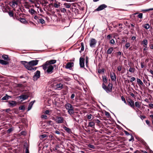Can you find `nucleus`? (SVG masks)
<instances>
[{"mask_svg":"<svg viewBox=\"0 0 153 153\" xmlns=\"http://www.w3.org/2000/svg\"><path fill=\"white\" fill-rule=\"evenodd\" d=\"M0 64L2 65H6L9 64L8 62L7 61L4 60L2 59H0Z\"/></svg>","mask_w":153,"mask_h":153,"instance_id":"6ab92c4d","label":"nucleus"},{"mask_svg":"<svg viewBox=\"0 0 153 153\" xmlns=\"http://www.w3.org/2000/svg\"><path fill=\"white\" fill-rule=\"evenodd\" d=\"M124 132L125 133V134L127 136H128V135H130L131 134H130L129 133H128L127 131H125V130H124Z\"/></svg>","mask_w":153,"mask_h":153,"instance_id":"4d7b16f0","label":"nucleus"},{"mask_svg":"<svg viewBox=\"0 0 153 153\" xmlns=\"http://www.w3.org/2000/svg\"><path fill=\"white\" fill-rule=\"evenodd\" d=\"M47 136V135L46 134H42L40 136V138L42 139L46 137Z\"/></svg>","mask_w":153,"mask_h":153,"instance_id":"58836bf2","label":"nucleus"},{"mask_svg":"<svg viewBox=\"0 0 153 153\" xmlns=\"http://www.w3.org/2000/svg\"><path fill=\"white\" fill-rule=\"evenodd\" d=\"M137 82L138 84L140 86V85L143 86V84L142 81L139 79L137 78Z\"/></svg>","mask_w":153,"mask_h":153,"instance_id":"4be33fe9","label":"nucleus"},{"mask_svg":"<svg viewBox=\"0 0 153 153\" xmlns=\"http://www.w3.org/2000/svg\"><path fill=\"white\" fill-rule=\"evenodd\" d=\"M55 133H56L58 134H60V132L58 130L56 131H55Z\"/></svg>","mask_w":153,"mask_h":153,"instance_id":"69168bd1","label":"nucleus"},{"mask_svg":"<svg viewBox=\"0 0 153 153\" xmlns=\"http://www.w3.org/2000/svg\"><path fill=\"white\" fill-rule=\"evenodd\" d=\"M117 69L119 71H120L122 69V66L120 65L117 68Z\"/></svg>","mask_w":153,"mask_h":153,"instance_id":"603ef678","label":"nucleus"},{"mask_svg":"<svg viewBox=\"0 0 153 153\" xmlns=\"http://www.w3.org/2000/svg\"><path fill=\"white\" fill-rule=\"evenodd\" d=\"M107 6L105 4H102L100 5L95 10V11H99L103 10L105 8H106Z\"/></svg>","mask_w":153,"mask_h":153,"instance_id":"0eeeda50","label":"nucleus"},{"mask_svg":"<svg viewBox=\"0 0 153 153\" xmlns=\"http://www.w3.org/2000/svg\"><path fill=\"white\" fill-rule=\"evenodd\" d=\"M8 13H9V16H10L13 17V16L14 15H13V13L12 12H9Z\"/></svg>","mask_w":153,"mask_h":153,"instance_id":"864d4df0","label":"nucleus"},{"mask_svg":"<svg viewBox=\"0 0 153 153\" xmlns=\"http://www.w3.org/2000/svg\"><path fill=\"white\" fill-rule=\"evenodd\" d=\"M86 117L88 119H91L92 118V115L90 114H88L87 115Z\"/></svg>","mask_w":153,"mask_h":153,"instance_id":"e433bc0d","label":"nucleus"},{"mask_svg":"<svg viewBox=\"0 0 153 153\" xmlns=\"http://www.w3.org/2000/svg\"><path fill=\"white\" fill-rule=\"evenodd\" d=\"M89 43L90 47L91 48H94L95 47L97 41L95 39L91 38L89 40Z\"/></svg>","mask_w":153,"mask_h":153,"instance_id":"20e7f679","label":"nucleus"},{"mask_svg":"<svg viewBox=\"0 0 153 153\" xmlns=\"http://www.w3.org/2000/svg\"><path fill=\"white\" fill-rule=\"evenodd\" d=\"M109 43L111 44H114L115 43L114 40L113 39H111Z\"/></svg>","mask_w":153,"mask_h":153,"instance_id":"8fccbe9b","label":"nucleus"},{"mask_svg":"<svg viewBox=\"0 0 153 153\" xmlns=\"http://www.w3.org/2000/svg\"><path fill=\"white\" fill-rule=\"evenodd\" d=\"M74 66V63L73 62H69L66 65L65 68L67 69H70Z\"/></svg>","mask_w":153,"mask_h":153,"instance_id":"4468645a","label":"nucleus"},{"mask_svg":"<svg viewBox=\"0 0 153 153\" xmlns=\"http://www.w3.org/2000/svg\"><path fill=\"white\" fill-rule=\"evenodd\" d=\"M60 4V3H59L58 4L57 3H54V4L53 6L56 8H58L60 6V5H59Z\"/></svg>","mask_w":153,"mask_h":153,"instance_id":"473e14b6","label":"nucleus"},{"mask_svg":"<svg viewBox=\"0 0 153 153\" xmlns=\"http://www.w3.org/2000/svg\"><path fill=\"white\" fill-rule=\"evenodd\" d=\"M113 50L112 47H110L107 50V53L108 54H110L111 53Z\"/></svg>","mask_w":153,"mask_h":153,"instance_id":"5701e85b","label":"nucleus"},{"mask_svg":"<svg viewBox=\"0 0 153 153\" xmlns=\"http://www.w3.org/2000/svg\"><path fill=\"white\" fill-rule=\"evenodd\" d=\"M135 71V68H132L130 67L129 70V71L131 73H133Z\"/></svg>","mask_w":153,"mask_h":153,"instance_id":"c9c22d12","label":"nucleus"},{"mask_svg":"<svg viewBox=\"0 0 153 153\" xmlns=\"http://www.w3.org/2000/svg\"><path fill=\"white\" fill-rule=\"evenodd\" d=\"M41 117L45 119H46L47 118V116L46 115H42L41 116Z\"/></svg>","mask_w":153,"mask_h":153,"instance_id":"6e6d98bb","label":"nucleus"},{"mask_svg":"<svg viewBox=\"0 0 153 153\" xmlns=\"http://www.w3.org/2000/svg\"><path fill=\"white\" fill-rule=\"evenodd\" d=\"M87 146L88 147L93 149H95V147L93 145L91 144H89L87 145Z\"/></svg>","mask_w":153,"mask_h":153,"instance_id":"c85d7f7f","label":"nucleus"},{"mask_svg":"<svg viewBox=\"0 0 153 153\" xmlns=\"http://www.w3.org/2000/svg\"><path fill=\"white\" fill-rule=\"evenodd\" d=\"M40 76V71L37 70L34 73V75L33 77V79L34 81L36 80L39 79Z\"/></svg>","mask_w":153,"mask_h":153,"instance_id":"423d86ee","label":"nucleus"},{"mask_svg":"<svg viewBox=\"0 0 153 153\" xmlns=\"http://www.w3.org/2000/svg\"><path fill=\"white\" fill-rule=\"evenodd\" d=\"M56 62V60H51L47 61L44 64L47 65H52V64H54Z\"/></svg>","mask_w":153,"mask_h":153,"instance_id":"1a4fd4ad","label":"nucleus"},{"mask_svg":"<svg viewBox=\"0 0 153 153\" xmlns=\"http://www.w3.org/2000/svg\"><path fill=\"white\" fill-rule=\"evenodd\" d=\"M81 50L79 51L80 53H81L82 51H83L84 49V44L83 42H81Z\"/></svg>","mask_w":153,"mask_h":153,"instance_id":"bb28decb","label":"nucleus"},{"mask_svg":"<svg viewBox=\"0 0 153 153\" xmlns=\"http://www.w3.org/2000/svg\"><path fill=\"white\" fill-rule=\"evenodd\" d=\"M130 46V43L128 42L126 43L125 45V47L126 49L129 47Z\"/></svg>","mask_w":153,"mask_h":153,"instance_id":"a18cd8bd","label":"nucleus"},{"mask_svg":"<svg viewBox=\"0 0 153 153\" xmlns=\"http://www.w3.org/2000/svg\"><path fill=\"white\" fill-rule=\"evenodd\" d=\"M19 20L22 23H23L24 24H26L27 23V21L24 18H20L19 19Z\"/></svg>","mask_w":153,"mask_h":153,"instance_id":"aec40b11","label":"nucleus"},{"mask_svg":"<svg viewBox=\"0 0 153 153\" xmlns=\"http://www.w3.org/2000/svg\"><path fill=\"white\" fill-rule=\"evenodd\" d=\"M102 87L103 89L105 90L107 93H108L111 92V89L110 88L109 89H107V86L103 83L102 84Z\"/></svg>","mask_w":153,"mask_h":153,"instance_id":"2eb2a0df","label":"nucleus"},{"mask_svg":"<svg viewBox=\"0 0 153 153\" xmlns=\"http://www.w3.org/2000/svg\"><path fill=\"white\" fill-rule=\"evenodd\" d=\"M83 58L81 57L79 59V65L81 68H83L84 67V62Z\"/></svg>","mask_w":153,"mask_h":153,"instance_id":"9b49d317","label":"nucleus"},{"mask_svg":"<svg viewBox=\"0 0 153 153\" xmlns=\"http://www.w3.org/2000/svg\"><path fill=\"white\" fill-rule=\"evenodd\" d=\"M128 104L131 108L134 109V101L131 99H129L127 100Z\"/></svg>","mask_w":153,"mask_h":153,"instance_id":"6e6552de","label":"nucleus"},{"mask_svg":"<svg viewBox=\"0 0 153 153\" xmlns=\"http://www.w3.org/2000/svg\"><path fill=\"white\" fill-rule=\"evenodd\" d=\"M29 13L32 15L36 13V11L33 8H31L29 10Z\"/></svg>","mask_w":153,"mask_h":153,"instance_id":"393cba45","label":"nucleus"},{"mask_svg":"<svg viewBox=\"0 0 153 153\" xmlns=\"http://www.w3.org/2000/svg\"><path fill=\"white\" fill-rule=\"evenodd\" d=\"M9 98H11V97L10 96H9L7 94H6L3 97L1 98V100H7L9 99Z\"/></svg>","mask_w":153,"mask_h":153,"instance_id":"f3484780","label":"nucleus"},{"mask_svg":"<svg viewBox=\"0 0 153 153\" xmlns=\"http://www.w3.org/2000/svg\"><path fill=\"white\" fill-rule=\"evenodd\" d=\"M2 57L3 59L5 60L8 61L9 60V57L8 55H3L2 56Z\"/></svg>","mask_w":153,"mask_h":153,"instance_id":"412c9836","label":"nucleus"},{"mask_svg":"<svg viewBox=\"0 0 153 153\" xmlns=\"http://www.w3.org/2000/svg\"><path fill=\"white\" fill-rule=\"evenodd\" d=\"M50 112V111L48 110H47L45 111V113L46 114H48Z\"/></svg>","mask_w":153,"mask_h":153,"instance_id":"338daca9","label":"nucleus"},{"mask_svg":"<svg viewBox=\"0 0 153 153\" xmlns=\"http://www.w3.org/2000/svg\"><path fill=\"white\" fill-rule=\"evenodd\" d=\"M63 128L67 131L68 133H70L71 132V130L68 128L66 127L65 126H64L63 127Z\"/></svg>","mask_w":153,"mask_h":153,"instance_id":"b1692460","label":"nucleus"},{"mask_svg":"<svg viewBox=\"0 0 153 153\" xmlns=\"http://www.w3.org/2000/svg\"><path fill=\"white\" fill-rule=\"evenodd\" d=\"M9 104L11 107H12L16 105L17 104L16 102L14 101H8Z\"/></svg>","mask_w":153,"mask_h":153,"instance_id":"f8f14e48","label":"nucleus"},{"mask_svg":"<svg viewBox=\"0 0 153 153\" xmlns=\"http://www.w3.org/2000/svg\"><path fill=\"white\" fill-rule=\"evenodd\" d=\"M75 96V94H71V99H73L74 98V97Z\"/></svg>","mask_w":153,"mask_h":153,"instance_id":"052dcab7","label":"nucleus"},{"mask_svg":"<svg viewBox=\"0 0 153 153\" xmlns=\"http://www.w3.org/2000/svg\"><path fill=\"white\" fill-rule=\"evenodd\" d=\"M112 84H111L110 83H109L108 84V86H107V89H111V92L112 91Z\"/></svg>","mask_w":153,"mask_h":153,"instance_id":"c756f323","label":"nucleus"},{"mask_svg":"<svg viewBox=\"0 0 153 153\" xmlns=\"http://www.w3.org/2000/svg\"><path fill=\"white\" fill-rule=\"evenodd\" d=\"M32 106L33 105H31L30 104H29L28 105V108H27V111H29L31 109Z\"/></svg>","mask_w":153,"mask_h":153,"instance_id":"49530a36","label":"nucleus"},{"mask_svg":"<svg viewBox=\"0 0 153 153\" xmlns=\"http://www.w3.org/2000/svg\"><path fill=\"white\" fill-rule=\"evenodd\" d=\"M105 71V70L104 68L102 69L101 70L98 71V72L99 73H104Z\"/></svg>","mask_w":153,"mask_h":153,"instance_id":"a19ab883","label":"nucleus"},{"mask_svg":"<svg viewBox=\"0 0 153 153\" xmlns=\"http://www.w3.org/2000/svg\"><path fill=\"white\" fill-rule=\"evenodd\" d=\"M57 123H61L63 122L64 119L63 117H61L57 116L56 118L53 119Z\"/></svg>","mask_w":153,"mask_h":153,"instance_id":"39448f33","label":"nucleus"},{"mask_svg":"<svg viewBox=\"0 0 153 153\" xmlns=\"http://www.w3.org/2000/svg\"><path fill=\"white\" fill-rule=\"evenodd\" d=\"M65 107L68 110V113L70 115H72L74 114V108L70 103H67L65 105Z\"/></svg>","mask_w":153,"mask_h":153,"instance_id":"7ed1b4c3","label":"nucleus"},{"mask_svg":"<svg viewBox=\"0 0 153 153\" xmlns=\"http://www.w3.org/2000/svg\"><path fill=\"white\" fill-rule=\"evenodd\" d=\"M110 77L111 80L112 81H115L116 79V75L115 73L114 72L111 73L110 74Z\"/></svg>","mask_w":153,"mask_h":153,"instance_id":"ddd939ff","label":"nucleus"},{"mask_svg":"<svg viewBox=\"0 0 153 153\" xmlns=\"http://www.w3.org/2000/svg\"><path fill=\"white\" fill-rule=\"evenodd\" d=\"M121 99L124 102V103L126 104H127V102L126 101V100L125 99V98L123 97V96L121 97Z\"/></svg>","mask_w":153,"mask_h":153,"instance_id":"c03bdc74","label":"nucleus"},{"mask_svg":"<svg viewBox=\"0 0 153 153\" xmlns=\"http://www.w3.org/2000/svg\"><path fill=\"white\" fill-rule=\"evenodd\" d=\"M64 5L67 8H69L71 7V4H68L66 3H65L64 4Z\"/></svg>","mask_w":153,"mask_h":153,"instance_id":"7c9ffc66","label":"nucleus"},{"mask_svg":"<svg viewBox=\"0 0 153 153\" xmlns=\"http://www.w3.org/2000/svg\"><path fill=\"white\" fill-rule=\"evenodd\" d=\"M152 9H152V8H149V9H146L143 10H142V11H146V12H147V11H149L150 10H152Z\"/></svg>","mask_w":153,"mask_h":153,"instance_id":"3c124183","label":"nucleus"},{"mask_svg":"<svg viewBox=\"0 0 153 153\" xmlns=\"http://www.w3.org/2000/svg\"><path fill=\"white\" fill-rule=\"evenodd\" d=\"M130 135L131 136V138H130V139L129 140V141H131L133 140H134V138L133 135L131 134Z\"/></svg>","mask_w":153,"mask_h":153,"instance_id":"5fc2aeb1","label":"nucleus"},{"mask_svg":"<svg viewBox=\"0 0 153 153\" xmlns=\"http://www.w3.org/2000/svg\"><path fill=\"white\" fill-rule=\"evenodd\" d=\"M19 109L20 110H24L25 109V107L24 105H22L19 107Z\"/></svg>","mask_w":153,"mask_h":153,"instance_id":"4c0bfd02","label":"nucleus"},{"mask_svg":"<svg viewBox=\"0 0 153 153\" xmlns=\"http://www.w3.org/2000/svg\"><path fill=\"white\" fill-rule=\"evenodd\" d=\"M93 121H94V122H95L97 124H99L100 122V120L98 119H94L93 120Z\"/></svg>","mask_w":153,"mask_h":153,"instance_id":"09e8293b","label":"nucleus"},{"mask_svg":"<svg viewBox=\"0 0 153 153\" xmlns=\"http://www.w3.org/2000/svg\"><path fill=\"white\" fill-rule=\"evenodd\" d=\"M148 43V41L146 39H144L142 41V44L145 45H147Z\"/></svg>","mask_w":153,"mask_h":153,"instance_id":"cd10ccee","label":"nucleus"},{"mask_svg":"<svg viewBox=\"0 0 153 153\" xmlns=\"http://www.w3.org/2000/svg\"><path fill=\"white\" fill-rule=\"evenodd\" d=\"M105 115L107 116L108 117H109L110 116V114L108 112L105 111Z\"/></svg>","mask_w":153,"mask_h":153,"instance_id":"37998d69","label":"nucleus"},{"mask_svg":"<svg viewBox=\"0 0 153 153\" xmlns=\"http://www.w3.org/2000/svg\"><path fill=\"white\" fill-rule=\"evenodd\" d=\"M143 13H140L137 16V17L140 19H142L143 18Z\"/></svg>","mask_w":153,"mask_h":153,"instance_id":"79ce46f5","label":"nucleus"},{"mask_svg":"<svg viewBox=\"0 0 153 153\" xmlns=\"http://www.w3.org/2000/svg\"><path fill=\"white\" fill-rule=\"evenodd\" d=\"M102 78H103V82H106L107 81V79L106 77L105 76H103Z\"/></svg>","mask_w":153,"mask_h":153,"instance_id":"de8ad7c7","label":"nucleus"},{"mask_svg":"<svg viewBox=\"0 0 153 153\" xmlns=\"http://www.w3.org/2000/svg\"><path fill=\"white\" fill-rule=\"evenodd\" d=\"M25 149V153H29L28 147H26Z\"/></svg>","mask_w":153,"mask_h":153,"instance_id":"13d9d810","label":"nucleus"},{"mask_svg":"<svg viewBox=\"0 0 153 153\" xmlns=\"http://www.w3.org/2000/svg\"><path fill=\"white\" fill-rule=\"evenodd\" d=\"M149 107H151L153 108V104L149 103Z\"/></svg>","mask_w":153,"mask_h":153,"instance_id":"e2e57ef3","label":"nucleus"},{"mask_svg":"<svg viewBox=\"0 0 153 153\" xmlns=\"http://www.w3.org/2000/svg\"><path fill=\"white\" fill-rule=\"evenodd\" d=\"M135 106L138 108H140V103L138 102H135Z\"/></svg>","mask_w":153,"mask_h":153,"instance_id":"2f4dec72","label":"nucleus"},{"mask_svg":"<svg viewBox=\"0 0 153 153\" xmlns=\"http://www.w3.org/2000/svg\"><path fill=\"white\" fill-rule=\"evenodd\" d=\"M143 27L146 29H148L150 28V25L148 23L146 24L143 25Z\"/></svg>","mask_w":153,"mask_h":153,"instance_id":"a878e982","label":"nucleus"},{"mask_svg":"<svg viewBox=\"0 0 153 153\" xmlns=\"http://www.w3.org/2000/svg\"><path fill=\"white\" fill-rule=\"evenodd\" d=\"M128 77H131V80H130L131 82H132L134 81V80H135V78L134 77L131 76H128Z\"/></svg>","mask_w":153,"mask_h":153,"instance_id":"ea45409f","label":"nucleus"},{"mask_svg":"<svg viewBox=\"0 0 153 153\" xmlns=\"http://www.w3.org/2000/svg\"><path fill=\"white\" fill-rule=\"evenodd\" d=\"M13 130V128H10L7 130V132L8 133H10Z\"/></svg>","mask_w":153,"mask_h":153,"instance_id":"72a5a7b5","label":"nucleus"},{"mask_svg":"<svg viewBox=\"0 0 153 153\" xmlns=\"http://www.w3.org/2000/svg\"><path fill=\"white\" fill-rule=\"evenodd\" d=\"M42 66L43 69L45 71V73L48 74H50L53 72L54 67L52 65H47L43 64Z\"/></svg>","mask_w":153,"mask_h":153,"instance_id":"f03ea898","label":"nucleus"},{"mask_svg":"<svg viewBox=\"0 0 153 153\" xmlns=\"http://www.w3.org/2000/svg\"><path fill=\"white\" fill-rule=\"evenodd\" d=\"M61 11L62 12L65 13L66 12V9L65 8H63L61 10Z\"/></svg>","mask_w":153,"mask_h":153,"instance_id":"bf43d9fd","label":"nucleus"},{"mask_svg":"<svg viewBox=\"0 0 153 153\" xmlns=\"http://www.w3.org/2000/svg\"><path fill=\"white\" fill-rule=\"evenodd\" d=\"M140 153H148V152L145 151L141 150Z\"/></svg>","mask_w":153,"mask_h":153,"instance_id":"774afa93","label":"nucleus"},{"mask_svg":"<svg viewBox=\"0 0 153 153\" xmlns=\"http://www.w3.org/2000/svg\"><path fill=\"white\" fill-rule=\"evenodd\" d=\"M63 85L61 83L57 84L54 86V88L55 89L60 90L63 88Z\"/></svg>","mask_w":153,"mask_h":153,"instance_id":"9d476101","label":"nucleus"},{"mask_svg":"<svg viewBox=\"0 0 153 153\" xmlns=\"http://www.w3.org/2000/svg\"><path fill=\"white\" fill-rule=\"evenodd\" d=\"M37 60H31L29 62L26 61H21L20 63L28 70L34 71L36 70L37 67H33L37 65L39 62Z\"/></svg>","mask_w":153,"mask_h":153,"instance_id":"f257e3e1","label":"nucleus"},{"mask_svg":"<svg viewBox=\"0 0 153 153\" xmlns=\"http://www.w3.org/2000/svg\"><path fill=\"white\" fill-rule=\"evenodd\" d=\"M39 22L42 24H44L45 23V20L42 19H39Z\"/></svg>","mask_w":153,"mask_h":153,"instance_id":"f704fd0d","label":"nucleus"},{"mask_svg":"<svg viewBox=\"0 0 153 153\" xmlns=\"http://www.w3.org/2000/svg\"><path fill=\"white\" fill-rule=\"evenodd\" d=\"M111 37V36L110 34L108 35L107 36V39H110Z\"/></svg>","mask_w":153,"mask_h":153,"instance_id":"680f3d73","label":"nucleus"},{"mask_svg":"<svg viewBox=\"0 0 153 153\" xmlns=\"http://www.w3.org/2000/svg\"><path fill=\"white\" fill-rule=\"evenodd\" d=\"M20 99H22L23 100H25L27 98L28 96L26 95H21L19 97Z\"/></svg>","mask_w":153,"mask_h":153,"instance_id":"a211bd4d","label":"nucleus"},{"mask_svg":"<svg viewBox=\"0 0 153 153\" xmlns=\"http://www.w3.org/2000/svg\"><path fill=\"white\" fill-rule=\"evenodd\" d=\"M95 123L94 121H92L89 123L88 125V127H91L92 128L94 127Z\"/></svg>","mask_w":153,"mask_h":153,"instance_id":"dca6fc26","label":"nucleus"},{"mask_svg":"<svg viewBox=\"0 0 153 153\" xmlns=\"http://www.w3.org/2000/svg\"><path fill=\"white\" fill-rule=\"evenodd\" d=\"M146 122L147 125L149 126L150 121L149 120H146Z\"/></svg>","mask_w":153,"mask_h":153,"instance_id":"0e129e2a","label":"nucleus"}]
</instances>
